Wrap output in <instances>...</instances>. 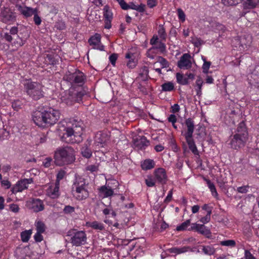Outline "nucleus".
<instances>
[{
	"instance_id": "nucleus-1",
	"label": "nucleus",
	"mask_w": 259,
	"mask_h": 259,
	"mask_svg": "<svg viewBox=\"0 0 259 259\" xmlns=\"http://www.w3.org/2000/svg\"><path fill=\"white\" fill-rule=\"evenodd\" d=\"M60 117L58 110L48 108L42 111H36L32 115L34 122L38 126H49L55 124Z\"/></svg>"
},
{
	"instance_id": "nucleus-2",
	"label": "nucleus",
	"mask_w": 259,
	"mask_h": 259,
	"mask_svg": "<svg viewBox=\"0 0 259 259\" xmlns=\"http://www.w3.org/2000/svg\"><path fill=\"white\" fill-rule=\"evenodd\" d=\"M83 128L82 122L75 121L71 127H67L65 129L63 138L67 143H79L82 141Z\"/></svg>"
},
{
	"instance_id": "nucleus-3",
	"label": "nucleus",
	"mask_w": 259,
	"mask_h": 259,
	"mask_svg": "<svg viewBox=\"0 0 259 259\" xmlns=\"http://www.w3.org/2000/svg\"><path fill=\"white\" fill-rule=\"evenodd\" d=\"M89 184L84 178L77 177L72 186V193L75 199L78 201L86 199L89 196Z\"/></svg>"
},
{
	"instance_id": "nucleus-4",
	"label": "nucleus",
	"mask_w": 259,
	"mask_h": 259,
	"mask_svg": "<svg viewBox=\"0 0 259 259\" xmlns=\"http://www.w3.org/2000/svg\"><path fill=\"white\" fill-rule=\"evenodd\" d=\"M54 159L58 165L70 163L75 160L74 150L69 146L59 148L55 153Z\"/></svg>"
},
{
	"instance_id": "nucleus-5",
	"label": "nucleus",
	"mask_w": 259,
	"mask_h": 259,
	"mask_svg": "<svg viewBox=\"0 0 259 259\" xmlns=\"http://www.w3.org/2000/svg\"><path fill=\"white\" fill-rule=\"evenodd\" d=\"M247 139V133L244 123L239 124L237 127V133L234 135L230 144L231 147L234 149H237L243 147Z\"/></svg>"
},
{
	"instance_id": "nucleus-6",
	"label": "nucleus",
	"mask_w": 259,
	"mask_h": 259,
	"mask_svg": "<svg viewBox=\"0 0 259 259\" xmlns=\"http://www.w3.org/2000/svg\"><path fill=\"white\" fill-rule=\"evenodd\" d=\"M23 84L27 94L34 100H37L43 97L42 87L40 83L27 80Z\"/></svg>"
},
{
	"instance_id": "nucleus-7",
	"label": "nucleus",
	"mask_w": 259,
	"mask_h": 259,
	"mask_svg": "<svg viewBox=\"0 0 259 259\" xmlns=\"http://www.w3.org/2000/svg\"><path fill=\"white\" fill-rule=\"evenodd\" d=\"M18 31V27L13 26L11 28L9 32H5L3 35L6 41L11 42L16 48L22 47L25 43V41L17 34Z\"/></svg>"
},
{
	"instance_id": "nucleus-8",
	"label": "nucleus",
	"mask_w": 259,
	"mask_h": 259,
	"mask_svg": "<svg viewBox=\"0 0 259 259\" xmlns=\"http://www.w3.org/2000/svg\"><path fill=\"white\" fill-rule=\"evenodd\" d=\"M83 94L81 92H76L74 89L66 91L61 97V101L68 105H72L75 102L81 101Z\"/></svg>"
},
{
	"instance_id": "nucleus-9",
	"label": "nucleus",
	"mask_w": 259,
	"mask_h": 259,
	"mask_svg": "<svg viewBox=\"0 0 259 259\" xmlns=\"http://www.w3.org/2000/svg\"><path fill=\"white\" fill-rule=\"evenodd\" d=\"M16 16L15 13L13 12L9 8H5L1 10L0 13V20L3 22L11 24L16 21Z\"/></svg>"
},
{
	"instance_id": "nucleus-10",
	"label": "nucleus",
	"mask_w": 259,
	"mask_h": 259,
	"mask_svg": "<svg viewBox=\"0 0 259 259\" xmlns=\"http://www.w3.org/2000/svg\"><path fill=\"white\" fill-rule=\"evenodd\" d=\"M64 79L71 83H75L79 84L83 83L85 77L83 73L80 71L75 72L73 73L68 72L66 73L64 76Z\"/></svg>"
},
{
	"instance_id": "nucleus-11",
	"label": "nucleus",
	"mask_w": 259,
	"mask_h": 259,
	"mask_svg": "<svg viewBox=\"0 0 259 259\" xmlns=\"http://www.w3.org/2000/svg\"><path fill=\"white\" fill-rule=\"evenodd\" d=\"M72 235L71 238V243L76 246H79L82 244H84L87 241V235L84 231H76Z\"/></svg>"
},
{
	"instance_id": "nucleus-12",
	"label": "nucleus",
	"mask_w": 259,
	"mask_h": 259,
	"mask_svg": "<svg viewBox=\"0 0 259 259\" xmlns=\"http://www.w3.org/2000/svg\"><path fill=\"white\" fill-rule=\"evenodd\" d=\"M33 182L32 178L24 179L18 181L16 184L12 188L13 193L20 192L28 188V185Z\"/></svg>"
},
{
	"instance_id": "nucleus-13",
	"label": "nucleus",
	"mask_w": 259,
	"mask_h": 259,
	"mask_svg": "<svg viewBox=\"0 0 259 259\" xmlns=\"http://www.w3.org/2000/svg\"><path fill=\"white\" fill-rule=\"evenodd\" d=\"M191 55L188 53L183 54L178 62V66L183 69H189L192 67V60Z\"/></svg>"
},
{
	"instance_id": "nucleus-14",
	"label": "nucleus",
	"mask_w": 259,
	"mask_h": 259,
	"mask_svg": "<svg viewBox=\"0 0 259 259\" xmlns=\"http://www.w3.org/2000/svg\"><path fill=\"white\" fill-rule=\"evenodd\" d=\"M134 147L138 150H144L149 145V141L145 136H137L133 140Z\"/></svg>"
},
{
	"instance_id": "nucleus-15",
	"label": "nucleus",
	"mask_w": 259,
	"mask_h": 259,
	"mask_svg": "<svg viewBox=\"0 0 259 259\" xmlns=\"http://www.w3.org/2000/svg\"><path fill=\"white\" fill-rule=\"evenodd\" d=\"M26 205L35 212L43 210L45 207L42 201L39 199H32L27 201Z\"/></svg>"
},
{
	"instance_id": "nucleus-16",
	"label": "nucleus",
	"mask_w": 259,
	"mask_h": 259,
	"mask_svg": "<svg viewBox=\"0 0 259 259\" xmlns=\"http://www.w3.org/2000/svg\"><path fill=\"white\" fill-rule=\"evenodd\" d=\"M109 140V136L107 132H99L95 137V143L100 147H103Z\"/></svg>"
},
{
	"instance_id": "nucleus-17",
	"label": "nucleus",
	"mask_w": 259,
	"mask_h": 259,
	"mask_svg": "<svg viewBox=\"0 0 259 259\" xmlns=\"http://www.w3.org/2000/svg\"><path fill=\"white\" fill-rule=\"evenodd\" d=\"M101 38L100 34L96 33L94 35L90 37L88 42L93 49L103 51L104 46L101 44Z\"/></svg>"
},
{
	"instance_id": "nucleus-18",
	"label": "nucleus",
	"mask_w": 259,
	"mask_h": 259,
	"mask_svg": "<svg viewBox=\"0 0 259 259\" xmlns=\"http://www.w3.org/2000/svg\"><path fill=\"white\" fill-rule=\"evenodd\" d=\"M59 185L58 183L51 184L46 190L47 195L53 199L58 198L60 195Z\"/></svg>"
},
{
	"instance_id": "nucleus-19",
	"label": "nucleus",
	"mask_w": 259,
	"mask_h": 259,
	"mask_svg": "<svg viewBox=\"0 0 259 259\" xmlns=\"http://www.w3.org/2000/svg\"><path fill=\"white\" fill-rule=\"evenodd\" d=\"M103 15L105 18V28L109 29L111 27V22L113 18V13L108 6L103 8Z\"/></svg>"
},
{
	"instance_id": "nucleus-20",
	"label": "nucleus",
	"mask_w": 259,
	"mask_h": 259,
	"mask_svg": "<svg viewBox=\"0 0 259 259\" xmlns=\"http://www.w3.org/2000/svg\"><path fill=\"white\" fill-rule=\"evenodd\" d=\"M155 180L161 184H165L167 181V175L164 169L159 168L155 170Z\"/></svg>"
},
{
	"instance_id": "nucleus-21",
	"label": "nucleus",
	"mask_w": 259,
	"mask_h": 259,
	"mask_svg": "<svg viewBox=\"0 0 259 259\" xmlns=\"http://www.w3.org/2000/svg\"><path fill=\"white\" fill-rule=\"evenodd\" d=\"M125 57L128 60L126 65L128 68H134L136 66L138 59L135 53L129 51L126 53Z\"/></svg>"
},
{
	"instance_id": "nucleus-22",
	"label": "nucleus",
	"mask_w": 259,
	"mask_h": 259,
	"mask_svg": "<svg viewBox=\"0 0 259 259\" xmlns=\"http://www.w3.org/2000/svg\"><path fill=\"white\" fill-rule=\"evenodd\" d=\"M185 125L186 127V131L183 134L184 137L193 136L194 130V123L191 118H188L186 120Z\"/></svg>"
},
{
	"instance_id": "nucleus-23",
	"label": "nucleus",
	"mask_w": 259,
	"mask_h": 259,
	"mask_svg": "<svg viewBox=\"0 0 259 259\" xmlns=\"http://www.w3.org/2000/svg\"><path fill=\"white\" fill-rule=\"evenodd\" d=\"M18 10L21 14L26 18L32 16L37 10L36 9L21 6H18Z\"/></svg>"
},
{
	"instance_id": "nucleus-24",
	"label": "nucleus",
	"mask_w": 259,
	"mask_h": 259,
	"mask_svg": "<svg viewBox=\"0 0 259 259\" xmlns=\"http://www.w3.org/2000/svg\"><path fill=\"white\" fill-rule=\"evenodd\" d=\"M259 5V0H244L242 6L244 10L247 11L257 7Z\"/></svg>"
},
{
	"instance_id": "nucleus-25",
	"label": "nucleus",
	"mask_w": 259,
	"mask_h": 259,
	"mask_svg": "<svg viewBox=\"0 0 259 259\" xmlns=\"http://www.w3.org/2000/svg\"><path fill=\"white\" fill-rule=\"evenodd\" d=\"M185 138L190 150L194 155H198L199 152L193 139V136L185 137Z\"/></svg>"
},
{
	"instance_id": "nucleus-26",
	"label": "nucleus",
	"mask_w": 259,
	"mask_h": 259,
	"mask_svg": "<svg viewBox=\"0 0 259 259\" xmlns=\"http://www.w3.org/2000/svg\"><path fill=\"white\" fill-rule=\"evenodd\" d=\"M99 193L101 196L105 198L112 196L113 191L109 186H103L99 189Z\"/></svg>"
},
{
	"instance_id": "nucleus-27",
	"label": "nucleus",
	"mask_w": 259,
	"mask_h": 259,
	"mask_svg": "<svg viewBox=\"0 0 259 259\" xmlns=\"http://www.w3.org/2000/svg\"><path fill=\"white\" fill-rule=\"evenodd\" d=\"M116 2L120 5L121 8L124 10H127L130 9L136 10L137 7V5H136L133 2L127 4L124 0H116Z\"/></svg>"
},
{
	"instance_id": "nucleus-28",
	"label": "nucleus",
	"mask_w": 259,
	"mask_h": 259,
	"mask_svg": "<svg viewBox=\"0 0 259 259\" xmlns=\"http://www.w3.org/2000/svg\"><path fill=\"white\" fill-rule=\"evenodd\" d=\"M85 226L88 227H91L95 230L100 231L103 230L104 229L103 224L97 221L87 222L85 223Z\"/></svg>"
},
{
	"instance_id": "nucleus-29",
	"label": "nucleus",
	"mask_w": 259,
	"mask_h": 259,
	"mask_svg": "<svg viewBox=\"0 0 259 259\" xmlns=\"http://www.w3.org/2000/svg\"><path fill=\"white\" fill-rule=\"evenodd\" d=\"M141 165L143 170L151 169L154 167L155 162L153 160L148 159L142 161Z\"/></svg>"
},
{
	"instance_id": "nucleus-30",
	"label": "nucleus",
	"mask_w": 259,
	"mask_h": 259,
	"mask_svg": "<svg viewBox=\"0 0 259 259\" xmlns=\"http://www.w3.org/2000/svg\"><path fill=\"white\" fill-rule=\"evenodd\" d=\"M204 82L203 79L200 77H198L196 81L195 89L196 91V95L197 96H201L202 95V87Z\"/></svg>"
},
{
	"instance_id": "nucleus-31",
	"label": "nucleus",
	"mask_w": 259,
	"mask_h": 259,
	"mask_svg": "<svg viewBox=\"0 0 259 259\" xmlns=\"http://www.w3.org/2000/svg\"><path fill=\"white\" fill-rule=\"evenodd\" d=\"M176 78L178 83L182 85H186L189 83L188 78L186 75H184L180 73H177L176 74Z\"/></svg>"
},
{
	"instance_id": "nucleus-32",
	"label": "nucleus",
	"mask_w": 259,
	"mask_h": 259,
	"mask_svg": "<svg viewBox=\"0 0 259 259\" xmlns=\"http://www.w3.org/2000/svg\"><path fill=\"white\" fill-rule=\"evenodd\" d=\"M190 249V248L188 246H184L182 247H172L169 249V251L171 253L180 254L188 251Z\"/></svg>"
},
{
	"instance_id": "nucleus-33",
	"label": "nucleus",
	"mask_w": 259,
	"mask_h": 259,
	"mask_svg": "<svg viewBox=\"0 0 259 259\" xmlns=\"http://www.w3.org/2000/svg\"><path fill=\"white\" fill-rule=\"evenodd\" d=\"M81 153L82 155L87 158L91 157L92 155V151L86 144L82 146L81 149Z\"/></svg>"
},
{
	"instance_id": "nucleus-34",
	"label": "nucleus",
	"mask_w": 259,
	"mask_h": 259,
	"mask_svg": "<svg viewBox=\"0 0 259 259\" xmlns=\"http://www.w3.org/2000/svg\"><path fill=\"white\" fill-rule=\"evenodd\" d=\"M198 233L205 235L207 237H209L210 235V232L209 229H208L205 226L203 225L199 224V226L198 228L197 231Z\"/></svg>"
},
{
	"instance_id": "nucleus-35",
	"label": "nucleus",
	"mask_w": 259,
	"mask_h": 259,
	"mask_svg": "<svg viewBox=\"0 0 259 259\" xmlns=\"http://www.w3.org/2000/svg\"><path fill=\"white\" fill-rule=\"evenodd\" d=\"M32 234L31 230H25L21 233V238L23 242H27L29 240Z\"/></svg>"
},
{
	"instance_id": "nucleus-36",
	"label": "nucleus",
	"mask_w": 259,
	"mask_h": 259,
	"mask_svg": "<svg viewBox=\"0 0 259 259\" xmlns=\"http://www.w3.org/2000/svg\"><path fill=\"white\" fill-rule=\"evenodd\" d=\"M161 88L164 92H171L174 89V84L171 82H166L162 84Z\"/></svg>"
},
{
	"instance_id": "nucleus-37",
	"label": "nucleus",
	"mask_w": 259,
	"mask_h": 259,
	"mask_svg": "<svg viewBox=\"0 0 259 259\" xmlns=\"http://www.w3.org/2000/svg\"><path fill=\"white\" fill-rule=\"evenodd\" d=\"M35 227L37 232L43 233L46 230V226L41 221H37L35 222Z\"/></svg>"
},
{
	"instance_id": "nucleus-38",
	"label": "nucleus",
	"mask_w": 259,
	"mask_h": 259,
	"mask_svg": "<svg viewBox=\"0 0 259 259\" xmlns=\"http://www.w3.org/2000/svg\"><path fill=\"white\" fill-rule=\"evenodd\" d=\"M220 245L222 246H227L231 248L234 247L236 246V242L234 240H226L220 241Z\"/></svg>"
},
{
	"instance_id": "nucleus-39",
	"label": "nucleus",
	"mask_w": 259,
	"mask_h": 259,
	"mask_svg": "<svg viewBox=\"0 0 259 259\" xmlns=\"http://www.w3.org/2000/svg\"><path fill=\"white\" fill-rule=\"evenodd\" d=\"M202 59L203 61V64L202 65L203 72L204 73H207L211 65V62L207 61L205 57H202Z\"/></svg>"
},
{
	"instance_id": "nucleus-40",
	"label": "nucleus",
	"mask_w": 259,
	"mask_h": 259,
	"mask_svg": "<svg viewBox=\"0 0 259 259\" xmlns=\"http://www.w3.org/2000/svg\"><path fill=\"white\" fill-rule=\"evenodd\" d=\"M207 184L210 191L211 192L212 195L214 196L215 198H218V194L216 190L214 185L211 183L210 181H207Z\"/></svg>"
},
{
	"instance_id": "nucleus-41",
	"label": "nucleus",
	"mask_w": 259,
	"mask_h": 259,
	"mask_svg": "<svg viewBox=\"0 0 259 259\" xmlns=\"http://www.w3.org/2000/svg\"><path fill=\"white\" fill-rule=\"evenodd\" d=\"M156 63H159L162 68H167L169 66L168 61L162 57H158Z\"/></svg>"
},
{
	"instance_id": "nucleus-42",
	"label": "nucleus",
	"mask_w": 259,
	"mask_h": 259,
	"mask_svg": "<svg viewBox=\"0 0 259 259\" xmlns=\"http://www.w3.org/2000/svg\"><path fill=\"white\" fill-rule=\"evenodd\" d=\"M190 220L186 221L184 223H182L180 225L177 227V230L178 231H181L186 230L188 227L190 225Z\"/></svg>"
},
{
	"instance_id": "nucleus-43",
	"label": "nucleus",
	"mask_w": 259,
	"mask_h": 259,
	"mask_svg": "<svg viewBox=\"0 0 259 259\" xmlns=\"http://www.w3.org/2000/svg\"><path fill=\"white\" fill-rule=\"evenodd\" d=\"M202 251L205 254L211 255L214 253L215 250H214V248L211 246H203Z\"/></svg>"
},
{
	"instance_id": "nucleus-44",
	"label": "nucleus",
	"mask_w": 259,
	"mask_h": 259,
	"mask_svg": "<svg viewBox=\"0 0 259 259\" xmlns=\"http://www.w3.org/2000/svg\"><path fill=\"white\" fill-rule=\"evenodd\" d=\"M222 1L225 6H233L238 4L241 0H222Z\"/></svg>"
},
{
	"instance_id": "nucleus-45",
	"label": "nucleus",
	"mask_w": 259,
	"mask_h": 259,
	"mask_svg": "<svg viewBox=\"0 0 259 259\" xmlns=\"http://www.w3.org/2000/svg\"><path fill=\"white\" fill-rule=\"evenodd\" d=\"M63 212L66 214H72L75 212V207L70 205H66L63 209Z\"/></svg>"
},
{
	"instance_id": "nucleus-46",
	"label": "nucleus",
	"mask_w": 259,
	"mask_h": 259,
	"mask_svg": "<svg viewBox=\"0 0 259 259\" xmlns=\"http://www.w3.org/2000/svg\"><path fill=\"white\" fill-rule=\"evenodd\" d=\"M177 14L179 20L183 23L186 20V15L182 9L179 8L177 10Z\"/></svg>"
},
{
	"instance_id": "nucleus-47",
	"label": "nucleus",
	"mask_w": 259,
	"mask_h": 259,
	"mask_svg": "<svg viewBox=\"0 0 259 259\" xmlns=\"http://www.w3.org/2000/svg\"><path fill=\"white\" fill-rule=\"evenodd\" d=\"M37 139L36 141V144L44 143L46 141V136L44 134H38L36 137Z\"/></svg>"
},
{
	"instance_id": "nucleus-48",
	"label": "nucleus",
	"mask_w": 259,
	"mask_h": 259,
	"mask_svg": "<svg viewBox=\"0 0 259 259\" xmlns=\"http://www.w3.org/2000/svg\"><path fill=\"white\" fill-rule=\"evenodd\" d=\"M249 186L248 185L239 187L237 188L236 191L240 193L245 194L248 192Z\"/></svg>"
},
{
	"instance_id": "nucleus-49",
	"label": "nucleus",
	"mask_w": 259,
	"mask_h": 259,
	"mask_svg": "<svg viewBox=\"0 0 259 259\" xmlns=\"http://www.w3.org/2000/svg\"><path fill=\"white\" fill-rule=\"evenodd\" d=\"M33 15H34L33 20L35 24L37 25H39L41 23V19L40 17L38 15L37 10Z\"/></svg>"
},
{
	"instance_id": "nucleus-50",
	"label": "nucleus",
	"mask_w": 259,
	"mask_h": 259,
	"mask_svg": "<svg viewBox=\"0 0 259 259\" xmlns=\"http://www.w3.org/2000/svg\"><path fill=\"white\" fill-rule=\"evenodd\" d=\"M65 174V172L64 171H63V170L59 171L58 172V173L57 174V180H56V182H55V183L58 184V185H60V181L64 178Z\"/></svg>"
},
{
	"instance_id": "nucleus-51",
	"label": "nucleus",
	"mask_w": 259,
	"mask_h": 259,
	"mask_svg": "<svg viewBox=\"0 0 259 259\" xmlns=\"http://www.w3.org/2000/svg\"><path fill=\"white\" fill-rule=\"evenodd\" d=\"M158 33L160 37L162 39L165 38V29L162 26H159L158 30Z\"/></svg>"
},
{
	"instance_id": "nucleus-52",
	"label": "nucleus",
	"mask_w": 259,
	"mask_h": 259,
	"mask_svg": "<svg viewBox=\"0 0 259 259\" xmlns=\"http://www.w3.org/2000/svg\"><path fill=\"white\" fill-rule=\"evenodd\" d=\"M10 209L14 213H17L19 212L20 208L17 204L13 203L10 205Z\"/></svg>"
},
{
	"instance_id": "nucleus-53",
	"label": "nucleus",
	"mask_w": 259,
	"mask_h": 259,
	"mask_svg": "<svg viewBox=\"0 0 259 259\" xmlns=\"http://www.w3.org/2000/svg\"><path fill=\"white\" fill-rule=\"evenodd\" d=\"M210 211H209L208 213H207V214L205 217L200 220V221L203 224L207 223L210 220Z\"/></svg>"
},
{
	"instance_id": "nucleus-54",
	"label": "nucleus",
	"mask_w": 259,
	"mask_h": 259,
	"mask_svg": "<svg viewBox=\"0 0 259 259\" xmlns=\"http://www.w3.org/2000/svg\"><path fill=\"white\" fill-rule=\"evenodd\" d=\"M117 57V55L116 54H113L109 56V61L111 64L114 66L115 65Z\"/></svg>"
},
{
	"instance_id": "nucleus-55",
	"label": "nucleus",
	"mask_w": 259,
	"mask_h": 259,
	"mask_svg": "<svg viewBox=\"0 0 259 259\" xmlns=\"http://www.w3.org/2000/svg\"><path fill=\"white\" fill-rule=\"evenodd\" d=\"M145 183L148 187H153L155 185V182L154 180L151 178H148L145 180Z\"/></svg>"
},
{
	"instance_id": "nucleus-56",
	"label": "nucleus",
	"mask_w": 259,
	"mask_h": 259,
	"mask_svg": "<svg viewBox=\"0 0 259 259\" xmlns=\"http://www.w3.org/2000/svg\"><path fill=\"white\" fill-rule=\"evenodd\" d=\"M192 42L196 47H198L203 44V41L201 39L198 38L194 39Z\"/></svg>"
},
{
	"instance_id": "nucleus-57",
	"label": "nucleus",
	"mask_w": 259,
	"mask_h": 259,
	"mask_svg": "<svg viewBox=\"0 0 259 259\" xmlns=\"http://www.w3.org/2000/svg\"><path fill=\"white\" fill-rule=\"evenodd\" d=\"M41 233L37 232L35 233V234L34 236V238L36 242H41L43 240V237L41 235Z\"/></svg>"
},
{
	"instance_id": "nucleus-58",
	"label": "nucleus",
	"mask_w": 259,
	"mask_h": 259,
	"mask_svg": "<svg viewBox=\"0 0 259 259\" xmlns=\"http://www.w3.org/2000/svg\"><path fill=\"white\" fill-rule=\"evenodd\" d=\"M52 161V159L51 158L47 157L43 161V165L46 167H49L51 165Z\"/></svg>"
},
{
	"instance_id": "nucleus-59",
	"label": "nucleus",
	"mask_w": 259,
	"mask_h": 259,
	"mask_svg": "<svg viewBox=\"0 0 259 259\" xmlns=\"http://www.w3.org/2000/svg\"><path fill=\"white\" fill-rule=\"evenodd\" d=\"M98 166L96 165H90L87 167V169L91 172L97 171Z\"/></svg>"
},
{
	"instance_id": "nucleus-60",
	"label": "nucleus",
	"mask_w": 259,
	"mask_h": 259,
	"mask_svg": "<svg viewBox=\"0 0 259 259\" xmlns=\"http://www.w3.org/2000/svg\"><path fill=\"white\" fill-rule=\"evenodd\" d=\"M157 0H147V5L150 8H152L156 6Z\"/></svg>"
},
{
	"instance_id": "nucleus-61",
	"label": "nucleus",
	"mask_w": 259,
	"mask_h": 259,
	"mask_svg": "<svg viewBox=\"0 0 259 259\" xmlns=\"http://www.w3.org/2000/svg\"><path fill=\"white\" fill-rule=\"evenodd\" d=\"M1 185L6 189H8L11 187V183L8 180H1Z\"/></svg>"
},
{
	"instance_id": "nucleus-62",
	"label": "nucleus",
	"mask_w": 259,
	"mask_h": 259,
	"mask_svg": "<svg viewBox=\"0 0 259 259\" xmlns=\"http://www.w3.org/2000/svg\"><path fill=\"white\" fill-rule=\"evenodd\" d=\"M20 103L18 101L13 102L12 105L13 108L15 110H18L20 108Z\"/></svg>"
},
{
	"instance_id": "nucleus-63",
	"label": "nucleus",
	"mask_w": 259,
	"mask_h": 259,
	"mask_svg": "<svg viewBox=\"0 0 259 259\" xmlns=\"http://www.w3.org/2000/svg\"><path fill=\"white\" fill-rule=\"evenodd\" d=\"M171 112L173 113H176L180 111V106L178 104H175L171 106Z\"/></svg>"
},
{
	"instance_id": "nucleus-64",
	"label": "nucleus",
	"mask_w": 259,
	"mask_h": 259,
	"mask_svg": "<svg viewBox=\"0 0 259 259\" xmlns=\"http://www.w3.org/2000/svg\"><path fill=\"white\" fill-rule=\"evenodd\" d=\"M169 122H171L172 124H175L177 121V118L176 115L174 114H171L168 118Z\"/></svg>"
}]
</instances>
